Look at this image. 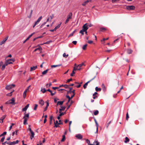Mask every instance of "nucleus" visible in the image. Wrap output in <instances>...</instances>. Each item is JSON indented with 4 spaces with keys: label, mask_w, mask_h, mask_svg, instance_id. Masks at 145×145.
I'll use <instances>...</instances> for the list:
<instances>
[{
    "label": "nucleus",
    "mask_w": 145,
    "mask_h": 145,
    "mask_svg": "<svg viewBox=\"0 0 145 145\" xmlns=\"http://www.w3.org/2000/svg\"><path fill=\"white\" fill-rule=\"evenodd\" d=\"M72 14L71 12H70L67 16V18L66 19L65 24H66L68 23L70 20L72 19Z\"/></svg>",
    "instance_id": "obj_1"
},
{
    "label": "nucleus",
    "mask_w": 145,
    "mask_h": 145,
    "mask_svg": "<svg viewBox=\"0 0 145 145\" xmlns=\"http://www.w3.org/2000/svg\"><path fill=\"white\" fill-rule=\"evenodd\" d=\"M15 61L14 59H9L5 61V65H8V64H10L12 63Z\"/></svg>",
    "instance_id": "obj_2"
},
{
    "label": "nucleus",
    "mask_w": 145,
    "mask_h": 145,
    "mask_svg": "<svg viewBox=\"0 0 145 145\" xmlns=\"http://www.w3.org/2000/svg\"><path fill=\"white\" fill-rule=\"evenodd\" d=\"M15 85L14 84L7 85L5 87V89L7 90H10V89L14 87Z\"/></svg>",
    "instance_id": "obj_3"
},
{
    "label": "nucleus",
    "mask_w": 145,
    "mask_h": 145,
    "mask_svg": "<svg viewBox=\"0 0 145 145\" xmlns=\"http://www.w3.org/2000/svg\"><path fill=\"white\" fill-rule=\"evenodd\" d=\"M42 18V16H40L37 20V21L35 22V24L33 26V27L34 28L35 26L37 24H38L39 22H40V21L41 20Z\"/></svg>",
    "instance_id": "obj_4"
},
{
    "label": "nucleus",
    "mask_w": 145,
    "mask_h": 145,
    "mask_svg": "<svg viewBox=\"0 0 145 145\" xmlns=\"http://www.w3.org/2000/svg\"><path fill=\"white\" fill-rule=\"evenodd\" d=\"M135 7L133 6H128L126 7V9L129 10H134Z\"/></svg>",
    "instance_id": "obj_5"
},
{
    "label": "nucleus",
    "mask_w": 145,
    "mask_h": 145,
    "mask_svg": "<svg viewBox=\"0 0 145 145\" xmlns=\"http://www.w3.org/2000/svg\"><path fill=\"white\" fill-rule=\"evenodd\" d=\"M96 77V76H95L93 78L91 79L89 81H88L87 82H86L83 86V87L84 89H85L86 88V86L88 85V83L91 81L93 80Z\"/></svg>",
    "instance_id": "obj_6"
},
{
    "label": "nucleus",
    "mask_w": 145,
    "mask_h": 145,
    "mask_svg": "<svg viewBox=\"0 0 145 145\" xmlns=\"http://www.w3.org/2000/svg\"><path fill=\"white\" fill-rule=\"evenodd\" d=\"M88 29V27L87 26V24H85L82 26V29L84 31H86Z\"/></svg>",
    "instance_id": "obj_7"
},
{
    "label": "nucleus",
    "mask_w": 145,
    "mask_h": 145,
    "mask_svg": "<svg viewBox=\"0 0 145 145\" xmlns=\"http://www.w3.org/2000/svg\"><path fill=\"white\" fill-rule=\"evenodd\" d=\"M91 0H87V1H84L82 5L83 6H86L88 3L91 2Z\"/></svg>",
    "instance_id": "obj_8"
},
{
    "label": "nucleus",
    "mask_w": 145,
    "mask_h": 145,
    "mask_svg": "<svg viewBox=\"0 0 145 145\" xmlns=\"http://www.w3.org/2000/svg\"><path fill=\"white\" fill-rule=\"evenodd\" d=\"M8 37L7 36L6 38H5L2 41H1L0 42V45H2L3 44H4L5 43L6 41L8 39Z\"/></svg>",
    "instance_id": "obj_9"
},
{
    "label": "nucleus",
    "mask_w": 145,
    "mask_h": 145,
    "mask_svg": "<svg viewBox=\"0 0 145 145\" xmlns=\"http://www.w3.org/2000/svg\"><path fill=\"white\" fill-rule=\"evenodd\" d=\"M94 121L95 122V124H96V133H97V132H98V124L96 120L95 119V118H94Z\"/></svg>",
    "instance_id": "obj_10"
},
{
    "label": "nucleus",
    "mask_w": 145,
    "mask_h": 145,
    "mask_svg": "<svg viewBox=\"0 0 145 145\" xmlns=\"http://www.w3.org/2000/svg\"><path fill=\"white\" fill-rule=\"evenodd\" d=\"M19 142V141L18 140H16V141H13L12 142H11L10 143L9 145H14L15 144H18Z\"/></svg>",
    "instance_id": "obj_11"
},
{
    "label": "nucleus",
    "mask_w": 145,
    "mask_h": 145,
    "mask_svg": "<svg viewBox=\"0 0 145 145\" xmlns=\"http://www.w3.org/2000/svg\"><path fill=\"white\" fill-rule=\"evenodd\" d=\"M49 70V69H48L45 71H44L42 72V75H40V76H42V75L46 74L48 72V71Z\"/></svg>",
    "instance_id": "obj_12"
},
{
    "label": "nucleus",
    "mask_w": 145,
    "mask_h": 145,
    "mask_svg": "<svg viewBox=\"0 0 145 145\" xmlns=\"http://www.w3.org/2000/svg\"><path fill=\"white\" fill-rule=\"evenodd\" d=\"M29 104H28L25 107L22 109V111H25L29 106Z\"/></svg>",
    "instance_id": "obj_13"
},
{
    "label": "nucleus",
    "mask_w": 145,
    "mask_h": 145,
    "mask_svg": "<svg viewBox=\"0 0 145 145\" xmlns=\"http://www.w3.org/2000/svg\"><path fill=\"white\" fill-rule=\"evenodd\" d=\"M76 137L79 139H81L82 138V137L81 135L80 134H78L76 136Z\"/></svg>",
    "instance_id": "obj_14"
},
{
    "label": "nucleus",
    "mask_w": 145,
    "mask_h": 145,
    "mask_svg": "<svg viewBox=\"0 0 145 145\" xmlns=\"http://www.w3.org/2000/svg\"><path fill=\"white\" fill-rule=\"evenodd\" d=\"M37 68V66H33V67H31L30 68V71H32L35 70Z\"/></svg>",
    "instance_id": "obj_15"
},
{
    "label": "nucleus",
    "mask_w": 145,
    "mask_h": 145,
    "mask_svg": "<svg viewBox=\"0 0 145 145\" xmlns=\"http://www.w3.org/2000/svg\"><path fill=\"white\" fill-rule=\"evenodd\" d=\"M61 108H60L59 109V113H61V111L64 110L66 107L65 106H61Z\"/></svg>",
    "instance_id": "obj_16"
},
{
    "label": "nucleus",
    "mask_w": 145,
    "mask_h": 145,
    "mask_svg": "<svg viewBox=\"0 0 145 145\" xmlns=\"http://www.w3.org/2000/svg\"><path fill=\"white\" fill-rule=\"evenodd\" d=\"M45 103H46V107L44 109V111H45L47 110L48 107V106L49 105V103L48 102L46 101L45 102Z\"/></svg>",
    "instance_id": "obj_17"
},
{
    "label": "nucleus",
    "mask_w": 145,
    "mask_h": 145,
    "mask_svg": "<svg viewBox=\"0 0 145 145\" xmlns=\"http://www.w3.org/2000/svg\"><path fill=\"white\" fill-rule=\"evenodd\" d=\"M39 103L42 106L44 104V101L42 100L41 99L39 101Z\"/></svg>",
    "instance_id": "obj_18"
},
{
    "label": "nucleus",
    "mask_w": 145,
    "mask_h": 145,
    "mask_svg": "<svg viewBox=\"0 0 145 145\" xmlns=\"http://www.w3.org/2000/svg\"><path fill=\"white\" fill-rule=\"evenodd\" d=\"M11 104H14V98H12L10 100Z\"/></svg>",
    "instance_id": "obj_19"
},
{
    "label": "nucleus",
    "mask_w": 145,
    "mask_h": 145,
    "mask_svg": "<svg viewBox=\"0 0 145 145\" xmlns=\"http://www.w3.org/2000/svg\"><path fill=\"white\" fill-rule=\"evenodd\" d=\"M78 65L76 67H74L73 69L74 70V71H76L77 70H80L81 69V68H78Z\"/></svg>",
    "instance_id": "obj_20"
},
{
    "label": "nucleus",
    "mask_w": 145,
    "mask_h": 145,
    "mask_svg": "<svg viewBox=\"0 0 145 145\" xmlns=\"http://www.w3.org/2000/svg\"><path fill=\"white\" fill-rule=\"evenodd\" d=\"M6 116V115H3L0 118V120L2 121V123L3 122V120L5 118Z\"/></svg>",
    "instance_id": "obj_21"
},
{
    "label": "nucleus",
    "mask_w": 145,
    "mask_h": 145,
    "mask_svg": "<svg viewBox=\"0 0 145 145\" xmlns=\"http://www.w3.org/2000/svg\"><path fill=\"white\" fill-rule=\"evenodd\" d=\"M61 64L56 65H52L51 66V67L52 68L56 67H60V66H61Z\"/></svg>",
    "instance_id": "obj_22"
},
{
    "label": "nucleus",
    "mask_w": 145,
    "mask_h": 145,
    "mask_svg": "<svg viewBox=\"0 0 145 145\" xmlns=\"http://www.w3.org/2000/svg\"><path fill=\"white\" fill-rule=\"evenodd\" d=\"M54 124H56L59 125V124H63V123L62 122H61V123H58L57 120H56L55 122L54 120Z\"/></svg>",
    "instance_id": "obj_23"
},
{
    "label": "nucleus",
    "mask_w": 145,
    "mask_h": 145,
    "mask_svg": "<svg viewBox=\"0 0 145 145\" xmlns=\"http://www.w3.org/2000/svg\"><path fill=\"white\" fill-rule=\"evenodd\" d=\"M31 135L30 136V138L31 140H32L33 138L34 137V133L33 132H31Z\"/></svg>",
    "instance_id": "obj_24"
},
{
    "label": "nucleus",
    "mask_w": 145,
    "mask_h": 145,
    "mask_svg": "<svg viewBox=\"0 0 145 145\" xmlns=\"http://www.w3.org/2000/svg\"><path fill=\"white\" fill-rule=\"evenodd\" d=\"M75 91L74 90H73L72 91V90H69V91L67 92L68 93H72L73 94H75Z\"/></svg>",
    "instance_id": "obj_25"
},
{
    "label": "nucleus",
    "mask_w": 145,
    "mask_h": 145,
    "mask_svg": "<svg viewBox=\"0 0 145 145\" xmlns=\"http://www.w3.org/2000/svg\"><path fill=\"white\" fill-rule=\"evenodd\" d=\"M27 91V89H26L24 92L23 93V97L24 98H25L26 97V93Z\"/></svg>",
    "instance_id": "obj_26"
},
{
    "label": "nucleus",
    "mask_w": 145,
    "mask_h": 145,
    "mask_svg": "<svg viewBox=\"0 0 145 145\" xmlns=\"http://www.w3.org/2000/svg\"><path fill=\"white\" fill-rule=\"evenodd\" d=\"M37 50H39L40 52V53H41L42 51V49L40 46H39L38 48H37Z\"/></svg>",
    "instance_id": "obj_27"
},
{
    "label": "nucleus",
    "mask_w": 145,
    "mask_h": 145,
    "mask_svg": "<svg viewBox=\"0 0 145 145\" xmlns=\"http://www.w3.org/2000/svg\"><path fill=\"white\" fill-rule=\"evenodd\" d=\"M106 30V29L104 27H101V28L100 29V31L102 32H104Z\"/></svg>",
    "instance_id": "obj_28"
},
{
    "label": "nucleus",
    "mask_w": 145,
    "mask_h": 145,
    "mask_svg": "<svg viewBox=\"0 0 145 145\" xmlns=\"http://www.w3.org/2000/svg\"><path fill=\"white\" fill-rule=\"evenodd\" d=\"M129 139L127 137L125 138V140L124 141V142L125 143H127L128 142H129Z\"/></svg>",
    "instance_id": "obj_29"
},
{
    "label": "nucleus",
    "mask_w": 145,
    "mask_h": 145,
    "mask_svg": "<svg viewBox=\"0 0 145 145\" xmlns=\"http://www.w3.org/2000/svg\"><path fill=\"white\" fill-rule=\"evenodd\" d=\"M25 112L24 115V116L23 118H29V114H26Z\"/></svg>",
    "instance_id": "obj_30"
},
{
    "label": "nucleus",
    "mask_w": 145,
    "mask_h": 145,
    "mask_svg": "<svg viewBox=\"0 0 145 145\" xmlns=\"http://www.w3.org/2000/svg\"><path fill=\"white\" fill-rule=\"evenodd\" d=\"M87 46H88V44H86L84 45L83 46V47L82 48V49L84 50H86V48L87 47Z\"/></svg>",
    "instance_id": "obj_31"
},
{
    "label": "nucleus",
    "mask_w": 145,
    "mask_h": 145,
    "mask_svg": "<svg viewBox=\"0 0 145 145\" xmlns=\"http://www.w3.org/2000/svg\"><path fill=\"white\" fill-rule=\"evenodd\" d=\"M95 89L96 91H100L101 90V88H98L97 87H96Z\"/></svg>",
    "instance_id": "obj_32"
},
{
    "label": "nucleus",
    "mask_w": 145,
    "mask_h": 145,
    "mask_svg": "<svg viewBox=\"0 0 145 145\" xmlns=\"http://www.w3.org/2000/svg\"><path fill=\"white\" fill-rule=\"evenodd\" d=\"M132 52V50L130 49H128L127 50V52L128 54H131Z\"/></svg>",
    "instance_id": "obj_33"
},
{
    "label": "nucleus",
    "mask_w": 145,
    "mask_h": 145,
    "mask_svg": "<svg viewBox=\"0 0 145 145\" xmlns=\"http://www.w3.org/2000/svg\"><path fill=\"white\" fill-rule=\"evenodd\" d=\"M41 91L42 92V93H44L46 91V90L45 88H42Z\"/></svg>",
    "instance_id": "obj_34"
},
{
    "label": "nucleus",
    "mask_w": 145,
    "mask_h": 145,
    "mask_svg": "<svg viewBox=\"0 0 145 145\" xmlns=\"http://www.w3.org/2000/svg\"><path fill=\"white\" fill-rule=\"evenodd\" d=\"M99 112L98 110H95L94 112V114L95 115H97L99 114Z\"/></svg>",
    "instance_id": "obj_35"
},
{
    "label": "nucleus",
    "mask_w": 145,
    "mask_h": 145,
    "mask_svg": "<svg viewBox=\"0 0 145 145\" xmlns=\"http://www.w3.org/2000/svg\"><path fill=\"white\" fill-rule=\"evenodd\" d=\"M54 15H53V14H52L51 15H50L49 16V18H50V21L51 22V20L53 18H54Z\"/></svg>",
    "instance_id": "obj_36"
},
{
    "label": "nucleus",
    "mask_w": 145,
    "mask_h": 145,
    "mask_svg": "<svg viewBox=\"0 0 145 145\" xmlns=\"http://www.w3.org/2000/svg\"><path fill=\"white\" fill-rule=\"evenodd\" d=\"M102 87L104 91L106 90V88L104 84H103L102 85Z\"/></svg>",
    "instance_id": "obj_37"
},
{
    "label": "nucleus",
    "mask_w": 145,
    "mask_h": 145,
    "mask_svg": "<svg viewBox=\"0 0 145 145\" xmlns=\"http://www.w3.org/2000/svg\"><path fill=\"white\" fill-rule=\"evenodd\" d=\"M7 65H5V63L2 66V67H1V69L2 70H3L5 68V66H7Z\"/></svg>",
    "instance_id": "obj_38"
},
{
    "label": "nucleus",
    "mask_w": 145,
    "mask_h": 145,
    "mask_svg": "<svg viewBox=\"0 0 145 145\" xmlns=\"http://www.w3.org/2000/svg\"><path fill=\"white\" fill-rule=\"evenodd\" d=\"M52 85V84L51 83H50L49 84H46V88H48L49 87H50L51 85Z\"/></svg>",
    "instance_id": "obj_39"
},
{
    "label": "nucleus",
    "mask_w": 145,
    "mask_h": 145,
    "mask_svg": "<svg viewBox=\"0 0 145 145\" xmlns=\"http://www.w3.org/2000/svg\"><path fill=\"white\" fill-rule=\"evenodd\" d=\"M32 12H33V10H31V12H30V14H29L27 16V17L28 18H31V15H32Z\"/></svg>",
    "instance_id": "obj_40"
},
{
    "label": "nucleus",
    "mask_w": 145,
    "mask_h": 145,
    "mask_svg": "<svg viewBox=\"0 0 145 145\" xmlns=\"http://www.w3.org/2000/svg\"><path fill=\"white\" fill-rule=\"evenodd\" d=\"M65 135H63V138L61 140V141L62 142H63L65 140Z\"/></svg>",
    "instance_id": "obj_41"
},
{
    "label": "nucleus",
    "mask_w": 145,
    "mask_h": 145,
    "mask_svg": "<svg viewBox=\"0 0 145 145\" xmlns=\"http://www.w3.org/2000/svg\"><path fill=\"white\" fill-rule=\"evenodd\" d=\"M14 91V90H13V91L10 92V93H8L7 94V96H12V92Z\"/></svg>",
    "instance_id": "obj_42"
},
{
    "label": "nucleus",
    "mask_w": 145,
    "mask_h": 145,
    "mask_svg": "<svg viewBox=\"0 0 145 145\" xmlns=\"http://www.w3.org/2000/svg\"><path fill=\"white\" fill-rule=\"evenodd\" d=\"M129 118V115L128 112H127L126 115V120H128Z\"/></svg>",
    "instance_id": "obj_43"
},
{
    "label": "nucleus",
    "mask_w": 145,
    "mask_h": 145,
    "mask_svg": "<svg viewBox=\"0 0 145 145\" xmlns=\"http://www.w3.org/2000/svg\"><path fill=\"white\" fill-rule=\"evenodd\" d=\"M64 102V101H58V104H59V105H61L63 104Z\"/></svg>",
    "instance_id": "obj_44"
},
{
    "label": "nucleus",
    "mask_w": 145,
    "mask_h": 145,
    "mask_svg": "<svg viewBox=\"0 0 145 145\" xmlns=\"http://www.w3.org/2000/svg\"><path fill=\"white\" fill-rule=\"evenodd\" d=\"M61 23L60 24H59L58 25H57V26H56L55 28V29L56 30L57 29H58L60 27V26L61 25Z\"/></svg>",
    "instance_id": "obj_45"
},
{
    "label": "nucleus",
    "mask_w": 145,
    "mask_h": 145,
    "mask_svg": "<svg viewBox=\"0 0 145 145\" xmlns=\"http://www.w3.org/2000/svg\"><path fill=\"white\" fill-rule=\"evenodd\" d=\"M68 56H69V55L68 54L66 55V53H64V54H63V56L64 57H65V58H66Z\"/></svg>",
    "instance_id": "obj_46"
},
{
    "label": "nucleus",
    "mask_w": 145,
    "mask_h": 145,
    "mask_svg": "<svg viewBox=\"0 0 145 145\" xmlns=\"http://www.w3.org/2000/svg\"><path fill=\"white\" fill-rule=\"evenodd\" d=\"M38 106V105L37 104H35V106L34 108V110H36L37 107Z\"/></svg>",
    "instance_id": "obj_47"
},
{
    "label": "nucleus",
    "mask_w": 145,
    "mask_h": 145,
    "mask_svg": "<svg viewBox=\"0 0 145 145\" xmlns=\"http://www.w3.org/2000/svg\"><path fill=\"white\" fill-rule=\"evenodd\" d=\"M86 142L88 144V145H89V144H90V141L88 139H87L86 140Z\"/></svg>",
    "instance_id": "obj_48"
},
{
    "label": "nucleus",
    "mask_w": 145,
    "mask_h": 145,
    "mask_svg": "<svg viewBox=\"0 0 145 145\" xmlns=\"http://www.w3.org/2000/svg\"><path fill=\"white\" fill-rule=\"evenodd\" d=\"M84 31L82 29L80 31L79 33H81L82 35H83L84 34Z\"/></svg>",
    "instance_id": "obj_49"
},
{
    "label": "nucleus",
    "mask_w": 145,
    "mask_h": 145,
    "mask_svg": "<svg viewBox=\"0 0 145 145\" xmlns=\"http://www.w3.org/2000/svg\"><path fill=\"white\" fill-rule=\"evenodd\" d=\"M74 71V70L73 69L72 73L71 74V76H74V74H75V72Z\"/></svg>",
    "instance_id": "obj_50"
},
{
    "label": "nucleus",
    "mask_w": 145,
    "mask_h": 145,
    "mask_svg": "<svg viewBox=\"0 0 145 145\" xmlns=\"http://www.w3.org/2000/svg\"><path fill=\"white\" fill-rule=\"evenodd\" d=\"M52 42V40H50L49 41H47L45 43H44V44H49L50 43Z\"/></svg>",
    "instance_id": "obj_51"
},
{
    "label": "nucleus",
    "mask_w": 145,
    "mask_h": 145,
    "mask_svg": "<svg viewBox=\"0 0 145 145\" xmlns=\"http://www.w3.org/2000/svg\"><path fill=\"white\" fill-rule=\"evenodd\" d=\"M95 143L96 144V145H94L93 144H89V145H100L99 144V143L97 141H96Z\"/></svg>",
    "instance_id": "obj_52"
},
{
    "label": "nucleus",
    "mask_w": 145,
    "mask_h": 145,
    "mask_svg": "<svg viewBox=\"0 0 145 145\" xmlns=\"http://www.w3.org/2000/svg\"><path fill=\"white\" fill-rule=\"evenodd\" d=\"M111 120L109 122H108V123H107L106 125V127L107 128H108V127L110 124L111 123Z\"/></svg>",
    "instance_id": "obj_53"
},
{
    "label": "nucleus",
    "mask_w": 145,
    "mask_h": 145,
    "mask_svg": "<svg viewBox=\"0 0 145 145\" xmlns=\"http://www.w3.org/2000/svg\"><path fill=\"white\" fill-rule=\"evenodd\" d=\"M84 65V64L83 63H82V64L78 65V66L79 67V68H80Z\"/></svg>",
    "instance_id": "obj_54"
},
{
    "label": "nucleus",
    "mask_w": 145,
    "mask_h": 145,
    "mask_svg": "<svg viewBox=\"0 0 145 145\" xmlns=\"http://www.w3.org/2000/svg\"><path fill=\"white\" fill-rule=\"evenodd\" d=\"M87 24V26L88 27V28L92 26V25L91 24Z\"/></svg>",
    "instance_id": "obj_55"
},
{
    "label": "nucleus",
    "mask_w": 145,
    "mask_h": 145,
    "mask_svg": "<svg viewBox=\"0 0 145 145\" xmlns=\"http://www.w3.org/2000/svg\"><path fill=\"white\" fill-rule=\"evenodd\" d=\"M27 121H26V120H24V125H26L27 124Z\"/></svg>",
    "instance_id": "obj_56"
},
{
    "label": "nucleus",
    "mask_w": 145,
    "mask_h": 145,
    "mask_svg": "<svg viewBox=\"0 0 145 145\" xmlns=\"http://www.w3.org/2000/svg\"><path fill=\"white\" fill-rule=\"evenodd\" d=\"M6 134H7V132H4V133H3V134H2L1 135H0V137H1L3 135H5Z\"/></svg>",
    "instance_id": "obj_57"
},
{
    "label": "nucleus",
    "mask_w": 145,
    "mask_h": 145,
    "mask_svg": "<svg viewBox=\"0 0 145 145\" xmlns=\"http://www.w3.org/2000/svg\"><path fill=\"white\" fill-rule=\"evenodd\" d=\"M69 86L66 85V84H65L64 85V87L65 88H69Z\"/></svg>",
    "instance_id": "obj_58"
},
{
    "label": "nucleus",
    "mask_w": 145,
    "mask_h": 145,
    "mask_svg": "<svg viewBox=\"0 0 145 145\" xmlns=\"http://www.w3.org/2000/svg\"><path fill=\"white\" fill-rule=\"evenodd\" d=\"M46 23V22H44L43 24H42L40 26V27L41 28L43 26L45 25Z\"/></svg>",
    "instance_id": "obj_59"
},
{
    "label": "nucleus",
    "mask_w": 145,
    "mask_h": 145,
    "mask_svg": "<svg viewBox=\"0 0 145 145\" xmlns=\"http://www.w3.org/2000/svg\"><path fill=\"white\" fill-rule=\"evenodd\" d=\"M87 42L89 44H91L93 43V41L92 40H88Z\"/></svg>",
    "instance_id": "obj_60"
},
{
    "label": "nucleus",
    "mask_w": 145,
    "mask_h": 145,
    "mask_svg": "<svg viewBox=\"0 0 145 145\" xmlns=\"http://www.w3.org/2000/svg\"><path fill=\"white\" fill-rule=\"evenodd\" d=\"M5 139V137L4 136L2 137V138L1 139V142H3L4 141V140Z\"/></svg>",
    "instance_id": "obj_61"
},
{
    "label": "nucleus",
    "mask_w": 145,
    "mask_h": 145,
    "mask_svg": "<svg viewBox=\"0 0 145 145\" xmlns=\"http://www.w3.org/2000/svg\"><path fill=\"white\" fill-rule=\"evenodd\" d=\"M5 104H11L10 100H9L8 101L6 102L5 103Z\"/></svg>",
    "instance_id": "obj_62"
},
{
    "label": "nucleus",
    "mask_w": 145,
    "mask_h": 145,
    "mask_svg": "<svg viewBox=\"0 0 145 145\" xmlns=\"http://www.w3.org/2000/svg\"><path fill=\"white\" fill-rule=\"evenodd\" d=\"M59 100V99L57 98H55L54 99V102L55 103H56L57 102V100Z\"/></svg>",
    "instance_id": "obj_63"
},
{
    "label": "nucleus",
    "mask_w": 145,
    "mask_h": 145,
    "mask_svg": "<svg viewBox=\"0 0 145 145\" xmlns=\"http://www.w3.org/2000/svg\"><path fill=\"white\" fill-rule=\"evenodd\" d=\"M77 42L76 41H72V43L74 45L76 44Z\"/></svg>",
    "instance_id": "obj_64"
}]
</instances>
